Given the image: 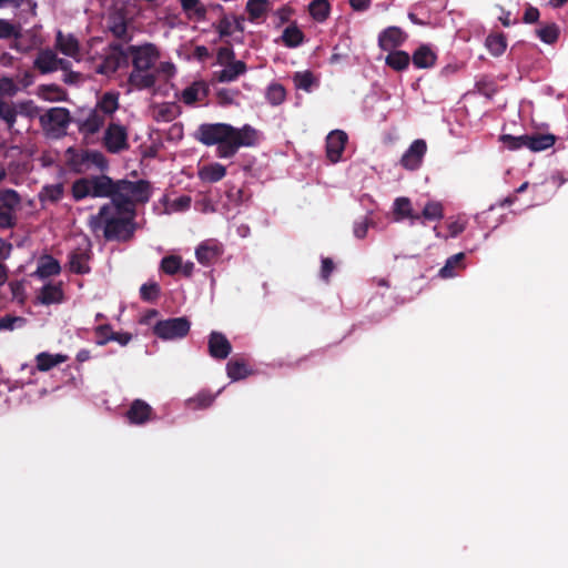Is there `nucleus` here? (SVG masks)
Masks as SVG:
<instances>
[{"label": "nucleus", "mask_w": 568, "mask_h": 568, "mask_svg": "<svg viewBox=\"0 0 568 568\" xmlns=\"http://www.w3.org/2000/svg\"><path fill=\"white\" fill-rule=\"evenodd\" d=\"M72 196L75 201L85 197H110L118 213H133L136 204H144L151 197V184L146 180H113L101 173L80 178L72 183Z\"/></svg>", "instance_id": "obj_1"}, {"label": "nucleus", "mask_w": 568, "mask_h": 568, "mask_svg": "<svg viewBox=\"0 0 568 568\" xmlns=\"http://www.w3.org/2000/svg\"><path fill=\"white\" fill-rule=\"evenodd\" d=\"M195 136L204 145H217V155L229 159L234 156L240 148L255 145L257 132L248 124L236 129L227 123H204L199 126Z\"/></svg>", "instance_id": "obj_2"}, {"label": "nucleus", "mask_w": 568, "mask_h": 568, "mask_svg": "<svg viewBox=\"0 0 568 568\" xmlns=\"http://www.w3.org/2000/svg\"><path fill=\"white\" fill-rule=\"evenodd\" d=\"M160 58L158 48L152 43L128 45V61L132 65L128 83L135 90H149L155 87L154 65Z\"/></svg>", "instance_id": "obj_3"}, {"label": "nucleus", "mask_w": 568, "mask_h": 568, "mask_svg": "<svg viewBox=\"0 0 568 568\" xmlns=\"http://www.w3.org/2000/svg\"><path fill=\"white\" fill-rule=\"evenodd\" d=\"M133 213H118L113 204H103L98 214L90 217L92 230L103 227L106 241H129L134 234Z\"/></svg>", "instance_id": "obj_4"}, {"label": "nucleus", "mask_w": 568, "mask_h": 568, "mask_svg": "<svg viewBox=\"0 0 568 568\" xmlns=\"http://www.w3.org/2000/svg\"><path fill=\"white\" fill-rule=\"evenodd\" d=\"M64 155L67 166L75 174H84L91 170L104 173L110 168L106 156L98 150L70 146Z\"/></svg>", "instance_id": "obj_5"}, {"label": "nucleus", "mask_w": 568, "mask_h": 568, "mask_svg": "<svg viewBox=\"0 0 568 568\" xmlns=\"http://www.w3.org/2000/svg\"><path fill=\"white\" fill-rule=\"evenodd\" d=\"M70 111L65 108H51L39 116L40 125L48 138L60 139L67 134L71 123Z\"/></svg>", "instance_id": "obj_6"}, {"label": "nucleus", "mask_w": 568, "mask_h": 568, "mask_svg": "<svg viewBox=\"0 0 568 568\" xmlns=\"http://www.w3.org/2000/svg\"><path fill=\"white\" fill-rule=\"evenodd\" d=\"M191 329V322L187 317H171L161 320L153 326V334L163 341L184 338Z\"/></svg>", "instance_id": "obj_7"}, {"label": "nucleus", "mask_w": 568, "mask_h": 568, "mask_svg": "<svg viewBox=\"0 0 568 568\" xmlns=\"http://www.w3.org/2000/svg\"><path fill=\"white\" fill-rule=\"evenodd\" d=\"M102 145L109 153L118 154L130 148L128 141V131L125 126L119 123H110L104 131Z\"/></svg>", "instance_id": "obj_8"}, {"label": "nucleus", "mask_w": 568, "mask_h": 568, "mask_svg": "<svg viewBox=\"0 0 568 568\" xmlns=\"http://www.w3.org/2000/svg\"><path fill=\"white\" fill-rule=\"evenodd\" d=\"M128 61V47L119 42H111L109 44V53L104 57L98 71L102 74L115 73L122 67H129Z\"/></svg>", "instance_id": "obj_9"}, {"label": "nucleus", "mask_w": 568, "mask_h": 568, "mask_svg": "<svg viewBox=\"0 0 568 568\" xmlns=\"http://www.w3.org/2000/svg\"><path fill=\"white\" fill-rule=\"evenodd\" d=\"M92 258L91 243L84 240L83 244L73 248L68 255V266L70 272L79 275L91 272L90 261Z\"/></svg>", "instance_id": "obj_10"}, {"label": "nucleus", "mask_w": 568, "mask_h": 568, "mask_svg": "<svg viewBox=\"0 0 568 568\" xmlns=\"http://www.w3.org/2000/svg\"><path fill=\"white\" fill-rule=\"evenodd\" d=\"M39 113L40 108L34 103L33 100H22L18 102L13 101V115L11 118H0V120L6 124V128L10 134H18L19 131L16 130L18 115H22L32 120L37 118Z\"/></svg>", "instance_id": "obj_11"}, {"label": "nucleus", "mask_w": 568, "mask_h": 568, "mask_svg": "<svg viewBox=\"0 0 568 568\" xmlns=\"http://www.w3.org/2000/svg\"><path fill=\"white\" fill-rule=\"evenodd\" d=\"M20 91L18 84L12 78H0V118H11L13 115V101Z\"/></svg>", "instance_id": "obj_12"}, {"label": "nucleus", "mask_w": 568, "mask_h": 568, "mask_svg": "<svg viewBox=\"0 0 568 568\" xmlns=\"http://www.w3.org/2000/svg\"><path fill=\"white\" fill-rule=\"evenodd\" d=\"M427 151V144L424 140H415L400 158V165L409 171H415L422 165Z\"/></svg>", "instance_id": "obj_13"}, {"label": "nucleus", "mask_w": 568, "mask_h": 568, "mask_svg": "<svg viewBox=\"0 0 568 568\" xmlns=\"http://www.w3.org/2000/svg\"><path fill=\"white\" fill-rule=\"evenodd\" d=\"M348 141L347 134L342 130H334L326 136V156L332 163H337Z\"/></svg>", "instance_id": "obj_14"}, {"label": "nucleus", "mask_w": 568, "mask_h": 568, "mask_svg": "<svg viewBox=\"0 0 568 568\" xmlns=\"http://www.w3.org/2000/svg\"><path fill=\"white\" fill-rule=\"evenodd\" d=\"M207 348L210 356L217 361L227 358L232 352V345L230 341L223 333L216 331L210 333Z\"/></svg>", "instance_id": "obj_15"}, {"label": "nucleus", "mask_w": 568, "mask_h": 568, "mask_svg": "<svg viewBox=\"0 0 568 568\" xmlns=\"http://www.w3.org/2000/svg\"><path fill=\"white\" fill-rule=\"evenodd\" d=\"M74 123L78 126L79 133L84 138L98 133L105 123V116L98 110H90L85 118H77Z\"/></svg>", "instance_id": "obj_16"}, {"label": "nucleus", "mask_w": 568, "mask_h": 568, "mask_svg": "<svg viewBox=\"0 0 568 568\" xmlns=\"http://www.w3.org/2000/svg\"><path fill=\"white\" fill-rule=\"evenodd\" d=\"M125 416L130 424L143 425L146 422L153 419L154 412L146 402L142 399H134L125 413Z\"/></svg>", "instance_id": "obj_17"}, {"label": "nucleus", "mask_w": 568, "mask_h": 568, "mask_svg": "<svg viewBox=\"0 0 568 568\" xmlns=\"http://www.w3.org/2000/svg\"><path fill=\"white\" fill-rule=\"evenodd\" d=\"M406 33L399 27H388L378 36V47L383 51H393L406 41Z\"/></svg>", "instance_id": "obj_18"}, {"label": "nucleus", "mask_w": 568, "mask_h": 568, "mask_svg": "<svg viewBox=\"0 0 568 568\" xmlns=\"http://www.w3.org/2000/svg\"><path fill=\"white\" fill-rule=\"evenodd\" d=\"M210 89L205 81H194L181 92V101L186 105H193L203 101L209 95Z\"/></svg>", "instance_id": "obj_19"}, {"label": "nucleus", "mask_w": 568, "mask_h": 568, "mask_svg": "<svg viewBox=\"0 0 568 568\" xmlns=\"http://www.w3.org/2000/svg\"><path fill=\"white\" fill-rule=\"evenodd\" d=\"M557 136L551 133L526 134V148L532 152H541L551 148Z\"/></svg>", "instance_id": "obj_20"}, {"label": "nucleus", "mask_w": 568, "mask_h": 568, "mask_svg": "<svg viewBox=\"0 0 568 568\" xmlns=\"http://www.w3.org/2000/svg\"><path fill=\"white\" fill-rule=\"evenodd\" d=\"M221 254V247L216 243L209 241L201 243L195 251L196 260L203 265L213 264Z\"/></svg>", "instance_id": "obj_21"}, {"label": "nucleus", "mask_w": 568, "mask_h": 568, "mask_svg": "<svg viewBox=\"0 0 568 568\" xmlns=\"http://www.w3.org/2000/svg\"><path fill=\"white\" fill-rule=\"evenodd\" d=\"M223 67V70L214 73L215 79L222 83L235 81L240 75L244 74L247 69L246 63L241 60L232 61Z\"/></svg>", "instance_id": "obj_22"}, {"label": "nucleus", "mask_w": 568, "mask_h": 568, "mask_svg": "<svg viewBox=\"0 0 568 568\" xmlns=\"http://www.w3.org/2000/svg\"><path fill=\"white\" fill-rule=\"evenodd\" d=\"M410 60L415 68L428 69L435 65L437 55L428 45L422 44L414 51Z\"/></svg>", "instance_id": "obj_23"}, {"label": "nucleus", "mask_w": 568, "mask_h": 568, "mask_svg": "<svg viewBox=\"0 0 568 568\" xmlns=\"http://www.w3.org/2000/svg\"><path fill=\"white\" fill-rule=\"evenodd\" d=\"M68 359L67 355L63 354H50L42 352L36 356L37 366L36 369L40 372H48L54 366L64 363Z\"/></svg>", "instance_id": "obj_24"}, {"label": "nucleus", "mask_w": 568, "mask_h": 568, "mask_svg": "<svg viewBox=\"0 0 568 568\" xmlns=\"http://www.w3.org/2000/svg\"><path fill=\"white\" fill-rule=\"evenodd\" d=\"M281 40L287 48H297L304 42L305 36L303 31L293 23L284 29Z\"/></svg>", "instance_id": "obj_25"}, {"label": "nucleus", "mask_w": 568, "mask_h": 568, "mask_svg": "<svg viewBox=\"0 0 568 568\" xmlns=\"http://www.w3.org/2000/svg\"><path fill=\"white\" fill-rule=\"evenodd\" d=\"M226 175V168L221 163H213L203 166L199 171V176L202 181L215 183L221 181Z\"/></svg>", "instance_id": "obj_26"}, {"label": "nucleus", "mask_w": 568, "mask_h": 568, "mask_svg": "<svg viewBox=\"0 0 568 568\" xmlns=\"http://www.w3.org/2000/svg\"><path fill=\"white\" fill-rule=\"evenodd\" d=\"M410 62V57L407 52L402 50H393L389 51L385 59L386 65L392 68L395 71H404L408 68Z\"/></svg>", "instance_id": "obj_27"}, {"label": "nucleus", "mask_w": 568, "mask_h": 568, "mask_svg": "<svg viewBox=\"0 0 568 568\" xmlns=\"http://www.w3.org/2000/svg\"><path fill=\"white\" fill-rule=\"evenodd\" d=\"M119 108V93L105 92L98 101L94 110H98L101 114L111 115Z\"/></svg>", "instance_id": "obj_28"}, {"label": "nucleus", "mask_w": 568, "mask_h": 568, "mask_svg": "<svg viewBox=\"0 0 568 568\" xmlns=\"http://www.w3.org/2000/svg\"><path fill=\"white\" fill-rule=\"evenodd\" d=\"M57 54L51 50L41 51L34 60V67L43 74L55 71Z\"/></svg>", "instance_id": "obj_29"}, {"label": "nucleus", "mask_w": 568, "mask_h": 568, "mask_svg": "<svg viewBox=\"0 0 568 568\" xmlns=\"http://www.w3.org/2000/svg\"><path fill=\"white\" fill-rule=\"evenodd\" d=\"M57 48L65 55L74 57L79 53L78 40L69 34L63 36L61 31L57 34Z\"/></svg>", "instance_id": "obj_30"}, {"label": "nucleus", "mask_w": 568, "mask_h": 568, "mask_svg": "<svg viewBox=\"0 0 568 568\" xmlns=\"http://www.w3.org/2000/svg\"><path fill=\"white\" fill-rule=\"evenodd\" d=\"M394 214L396 215V220L403 219H412L419 220L420 216L418 214L413 213L412 203L408 197H397L394 202Z\"/></svg>", "instance_id": "obj_31"}, {"label": "nucleus", "mask_w": 568, "mask_h": 568, "mask_svg": "<svg viewBox=\"0 0 568 568\" xmlns=\"http://www.w3.org/2000/svg\"><path fill=\"white\" fill-rule=\"evenodd\" d=\"M310 14L317 22H324L331 11V4L327 0H313L308 4Z\"/></svg>", "instance_id": "obj_32"}, {"label": "nucleus", "mask_w": 568, "mask_h": 568, "mask_svg": "<svg viewBox=\"0 0 568 568\" xmlns=\"http://www.w3.org/2000/svg\"><path fill=\"white\" fill-rule=\"evenodd\" d=\"M64 193L62 183L44 185L39 194L41 202L58 203Z\"/></svg>", "instance_id": "obj_33"}, {"label": "nucleus", "mask_w": 568, "mask_h": 568, "mask_svg": "<svg viewBox=\"0 0 568 568\" xmlns=\"http://www.w3.org/2000/svg\"><path fill=\"white\" fill-rule=\"evenodd\" d=\"M63 292L59 286L47 284L44 285L39 295V300L44 305L60 303L62 301Z\"/></svg>", "instance_id": "obj_34"}, {"label": "nucleus", "mask_w": 568, "mask_h": 568, "mask_svg": "<svg viewBox=\"0 0 568 568\" xmlns=\"http://www.w3.org/2000/svg\"><path fill=\"white\" fill-rule=\"evenodd\" d=\"M226 372H227V376L232 381L243 379L250 373L246 363L242 359H231L226 364Z\"/></svg>", "instance_id": "obj_35"}, {"label": "nucleus", "mask_w": 568, "mask_h": 568, "mask_svg": "<svg viewBox=\"0 0 568 568\" xmlns=\"http://www.w3.org/2000/svg\"><path fill=\"white\" fill-rule=\"evenodd\" d=\"M270 9L268 0H248L246 3V11L251 21H255L263 17Z\"/></svg>", "instance_id": "obj_36"}, {"label": "nucleus", "mask_w": 568, "mask_h": 568, "mask_svg": "<svg viewBox=\"0 0 568 568\" xmlns=\"http://www.w3.org/2000/svg\"><path fill=\"white\" fill-rule=\"evenodd\" d=\"M60 271L61 266L59 262L52 256H45L44 258H42L37 270L38 274L42 277L58 275Z\"/></svg>", "instance_id": "obj_37"}, {"label": "nucleus", "mask_w": 568, "mask_h": 568, "mask_svg": "<svg viewBox=\"0 0 568 568\" xmlns=\"http://www.w3.org/2000/svg\"><path fill=\"white\" fill-rule=\"evenodd\" d=\"M38 91L39 97L45 101L54 102L63 100L64 92L57 84H42L39 87Z\"/></svg>", "instance_id": "obj_38"}, {"label": "nucleus", "mask_w": 568, "mask_h": 568, "mask_svg": "<svg viewBox=\"0 0 568 568\" xmlns=\"http://www.w3.org/2000/svg\"><path fill=\"white\" fill-rule=\"evenodd\" d=\"M486 47L493 55L499 57L506 50V38L504 34H489L486 39Z\"/></svg>", "instance_id": "obj_39"}, {"label": "nucleus", "mask_w": 568, "mask_h": 568, "mask_svg": "<svg viewBox=\"0 0 568 568\" xmlns=\"http://www.w3.org/2000/svg\"><path fill=\"white\" fill-rule=\"evenodd\" d=\"M536 34L542 42L552 44L559 38V28L556 23H548L537 29Z\"/></svg>", "instance_id": "obj_40"}, {"label": "nucleus", "mask_w": 568, "mask_h": 568, "mask_svg": "<svg viewBox=\"0 0 568 568\" xmlns=\"http://www.w3.org/2000/svg\"><path fill=\"white\" fill-rule=\"evenodd\" d=\"M428 221H439L444 217V207L440 202L429 201L425 204L422 215Z\"/></svg>", "instance_id": "obj_41"}, {"label": "nucleus", "mask_w": 568, "mask_h": 568, "mask_svg": "<svg viewBox=\"0 0 568 568\" xmlns=\"http://www.w3.org/2000/svg\"><path fill=\"white\" fill-rule=\"evenodd\" d=\"M161 293L160 285L156 282L144 283L140 287V296L144 302H155Z\"/></svg>", "instance_id": "obj_42"}, {"label": "nucleus", "mask_w": 568, "mask_h": 568, "mask_svg": "<svg viewBox=\"0 0 568 568\" xmlns=\"http://www.w3.org/2000/svg\"><path fill=\"white\" fill-rule=\"evenodd\" d=\"M0 207L14 210L20 204V195L16 190L6 189L0 191Z\"/></svg>", "instance_id": "obj_43"}, {"label": "nucleus", "mask_w": 568, "mask_h": 568, "mask_svg": "<svg viewBox=\"0 0 568 568\" xmlns=\"http://www.w3.org/2000/svg\"><path fill=\"white\" fill-rule=\"evenodd\" d=\"M182 268V258L178 255H169L162 258L161 270L168 275H174Z\"/></svg>", "instance_id": "obj_44"}, {"label": "nucleus", "mask_w": 568, "mask_h": 568, "mask_svg": "<svg viewBox=\"0 0 568 568\" xmlns=\"http://www.w3.org/2000/svg\"><path fill=\"white\" fill-rule=\"evenodd\" d=\"M21 37V27L13 24L6 19H0V39H19Z\"/></svg>", "instance_id": "obj_45"}, {"label": "nucleus", "mask_w": 568, "mask_h": 568, "mask_svg": "<svg viewBox=\"0 0 568 568\" xmlns=\"http://www.w3.org/2000/svg\"><path fill=\"white\" fill-rule=\"evenodd\" d=\"M286 97V92L283 85L273 83L267 88L266 99L273 105L281 104Z\"/></svg>", "instance_id": "obj_46"}, {"label": "nucleus", "mask_w": 568, "mask_h": 568, "mask_svg": "<svg viewBox=\"0 0 568 568\" xmlns=\"http://www.w3.org/2000/svg\"><path fill=\"white\" fill-rule=\"evenodd\" d=\"M293 80L297 89L310 92L314 83V75L311 71L296 72Z\"/></svg>", "instance_id": "obj_47"}, {"label": "nucleus", "mask_w": 568, "mask_h": 568, "mask_svg": "<svg viewBox=\"0 0 568 568\" xmlns=\"http://www.w3.org/2000/svg\"><path fill=\"white\" fill-rule=\"evenodd\" d=\"M499 141L510 151H516L526 148V134L514 136L511 134H503Z\"/></svg>", "instance_id": "obj_48"}, {"label": "nucleus", "mask_w": 568, "mask_h": 568, "mask_svg": "<svg viewBox=\"0 0 568 568\" xmlns=\"http://www.w3.org/2000/svg\"><path fill=\"white\" fill-rule=\"evenodd\" d=\"M26 322L24 317L6 315L0 318V331H13L17 326H23Z\"/></svg>", "instance_id": "obj_49"}, {"label": "nucleus", "mask_w": 568, "mask_h": 568, "mask_svg": "<svg viewBox=\"0 0 568 568\" xmlns=\"http://www.w3.org/2000/svg\"><path fill=\"white\" fill-rule=\"evenodd\" d=\"M215 396L207 392H201L195 397L190 399V404L193 405L194 408H206L212 405Z\"/></svg>", "instance_id": "obj_50"}, {"label": "nucleus", "mask_w": 568, "mask_h": 568, "mask_svg": "<svg viewBox=\"0 0 568 568\" xmlns=\"http://www.w3.org/2000/svg\"><path fill=\"white\" fill-rule=\"evenodd\" d=\"M14 210L0 207V229H12L17 224Z\"/></svg>", "instance_id": "obj_51"}, {"label": "nucleus", "mask_w": 568, "mask_h": 568, "mask_svg": "<svg viewBox=\"0 0 568 568\" xmlns=\"http://www.w3.org/2000/svg\"><path fill=\"white\" fill-rule=\"evenodd\" d=\"M465 257V254L464 253H457L453 256H450L447 261H446V264L440 268L439 271V274L443 276V277H448V276H452L453 275V271L454 268L458 265V263L460 261H463Z\"/></svg>", "instance_id": "obj_52"}, {"label": "nucleus", "mask_w": 568, "mask_h": 568, "mask_svg": "<svg viewBox=\"0 0 568 568\" xmlns=\"http://www.w3.org/2000/svg\"><path fill=\"white\" fill-rule=\"evenodd\" d=\"M110 31L116 39L129 41L131 38L128 37V27L123 19H118L110 27Z\"/></svg>", "instance_id": "obj_53"}, {"label": "nucleus", "mask_w": 568, "mask_h": 568, "mask_svg": "<svg viewBox=\"0 0 568 568\" xmlns=\"http://www.w3.org/2000/svg\"><path fill=\"white\" fill-rule=\"evenodd\" d=\"M237 94H239L237 90H231V89L223 88L217 91L216 98L221 105H231L234 103Z\"/></svg>", "instance_id": "obj_54"}, {"label": "nucleus", "mask_w": 568, "mask_h": 568, "mask_svg": "<svg viewBox=\"0 0 568 568\" xmlns=\"http://www.w3.org/2000/svg\"><path fill=\"white\" fill-rule=\"evenodd\" d=\"M97 336V344L98 345H105L108 342L111 341L112 336V328L109 324L99 325L95 331Z\"/></svg>", "instance_id": "obj_55"}, {"label": "nucleus", "mask_w": 568, "mask_h": 568, "mask_svg": "<svg viewBox=\"0 0 568 568\" xmlns=\"http://www.w3.org/2000/svg\"><path fill=\"white\" fill-rule=\"evenodd\" d=\"M226 197L229 199L230 202H232L235 205H240L247 200V196L245 195L244 191L233 185L227 187Z\"/></svg>", "instance_id": "obj_56"}, {"label": "nucleus", "mask_w": 568, "mask_h": 568, "mask_svg": "<svg viewBox=\"0 0 568 568\" xmlns=\"http://www.w3.org/2000/svg\"><path fill=\"white\" fill-rule=\"evenodd\" d=\"M234 58L235 53L231 45L219 48L216 54V62L220 65L229 64L230 62L234 61Z\"/></svg>", "instance_id": "obj_57"}, {"label": "nucleus", "mask_w": 568, "mask_h": 568, "mask_svg": "<svg viewBox=\"0 0 568 568\" xmlns=\"http://www.w3.org/2000/svg\"><path fill=\"white\" fill-rule=\"evenodd\" d=\"M215 28L221 38L230 37L233 33V20L227 16H223Z\"/></svg>", "instance_id": "obj_58"}, {"label": "nucleus", "mask_w": 568, "mask_h": 568, "mask_svg": "<svg viewBox=\"0 0 568 568\" xmlns=\"http://www.w3.org/2000/svg\"><path fill=\"white\" fill-rule=\"evenodd\" d=\"M335 268L334 262L329 257L322 258L321 277L328 282L331 274Z\"/></svg>", "instance_id": "obj_59"}, {"label": "nucleus", "mask_w": 568, "mask_h": 568, "mask_svg": "<svg viewBox=\"0 0 568 568\" xmlns=\"http://www.w3.org/2000/svg\"><path fill=\"white\" fill-rule=\"evenodd\" d=\"M369 225H371V223H369L367 217H365V219H363L361 221L355 222V224H354V235L357 239H364L366 236V234H367Z\"/></svg>", "instance_id": "obj_60"}, {"label": "nucleus", "mask_w": 568, "mask_h": 568, "mask_svg": "<svg viewBox=\"0 0 568 568\" xmlns=\"http://www.w3.org/2000/svg\"><path fill=\"white\" fill-rule=\"evenodd\" d=\"M540 12L536 7L528 6L524 12L523 21L525 23H536L539 19Z\"/></svg>", "instance_id": "obj_61"}, {"label": "nucleus", "mask_w": 568, "mask_h": 568, "mask_svg": "<svg viewBox=\"0 0 568 568\" xmlns=\"http://www.w3.org/2000/svg\"><path fill=\"white\" fill-rule=\"evenodd\" d=\"M192 199L189 195L179 196L173 201V209L175 211H186L190 209Z\"/></svg>", "instance_id": "obj_62"}, {"label": "nucleus", "mask_w": 568, "mask_h": 568, "mask_svg": "<svg viewBox=\"0 0 568 568\" xmlns=\"http://www.w3.org/2000/svg\"><path fill=\"white\" fill-rule=\"evenodd\" d=\"M195 209L203 212V213H207V212H214L215 209L211 202V200L206 196H203L201 200H197L195 202Z\"/></svg>", "instance_id": "obj_63"}, {"label": "nucleus", "mask_w": 568, "mask_h": 568, "mask_svg": "<svg viewBox=\"0 0 568 568\" xmlns=\"http://www.w3.org/2000/svg\"><path fill=\"white\" fill-rule=\"evenodd\" d=\"M210 51L205 45H196L193 51V57L200 61L204 62L206 59L210 58Z\"/></svg>", "instance_id": "obj_64"}]
</instances>
